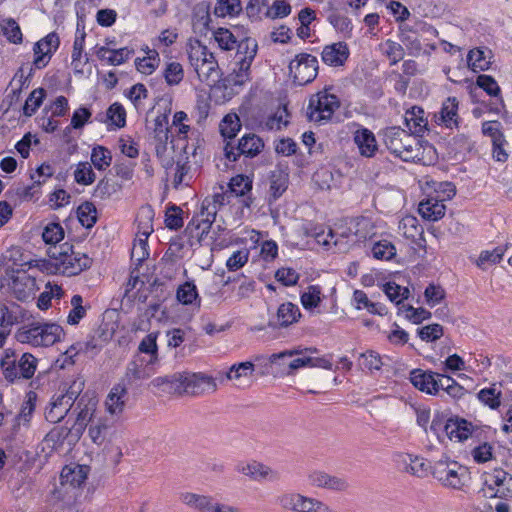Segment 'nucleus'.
Here are the masks:
<instances>
[{"mask_svg":"<svg viewBox=\"0 0 512 512\" xmlns=\"http://www.w3.org/2000/svg\"><path fill=\"white\" fill-rule=\"evenodd\" d=\"M466 468L457 462L438 461L435 463L432 474L444 487L461 489L464 485Z\"/></svg>","mask_w":512,"mask_h":512,"instance_id":"8","label":"nucleus"},{"mask_svg":"<svg viewBox=\"0 0 512 512\" xmlns=\"http://www.w3.org/2000/svg\"><path fill=\"white\" fill-rule=\"evenodd\" d=\"M48 256L49 260L43 265L48 273L74 276L92 265V259L86 253L76 251L68 242L51 247Z\"/></svg>","mask_w":512,"mask_h":512,"instance_id":"1","label":"nucleus"},{"mask_svg":"<svg viewBox=\"0 0 512 512\" xmlns=\"http://www.w3.org/2000/svg\"><path fill=\"white\" fill-rule=\"evenodd\" d=\"M153 217L154 212L150 206L142 207L139 210L136 221L138 226L137 233L140 236L149 237L150 234L153 232Z\"/></svg>","mask_w":512,"mask_h":512,"instance_id":"47","label":"nucleus"},{"mask_svg":"<svg viewBox=\"0 0 512 512\" xmlns=\"http://www.w3.org/2000/svg\"><path fill=\"white\" fill-rule=\"evenodd\" d=\"M318 60L308 53H300L289 64L290 74L298 85L312 82L318 74Z\"/></svg>","mask_w":512,"mask_h":512,"instance_id":"7","label":"nucleus"},{"mask_svg":"<svg viewBox=\"0 0 512 512\" xmlns=\"http://www.w3.org/2000/svg\"><path fill=\"white\" fill-rule=\"evenodd\" d=\"M304 230L305 234L315 238L318 244L329 246L331 243H333L334 245H337V240L335 239L336 235L331 229L325 233L322 226L309 224L308 226L304 227Z\"/></svg>","mask_w":512,"mask_h":512,"instance_id":"45","label":"nucleus"},{"mask_svg":"<svg viewBox=\"0 0 512 512\" xmlns=\"http://www.w3.org/2000/svg\"><path fill=\"white\" fill-rule=\"evenodd\" d=\"M64 335L63 328L56 323L32 321L17 329L15 339L33 347H49L61 341Z\"/></svg>","mask_w":512,"mask_h":512,"instance_id":"2","label":"nucleus"},{"mask_svg":"<svg viewBox=\"0 0 512 512\" xmlns=\"http://www.w3.org/2000/svg\"><path fill=\"white\" fill-rule=\"evenodd\" d=\"M491 58L490 50H485L483 48L471 49L467 55L468 67L474 72L486 71L492 64Z\"/></svg>","mask_w":512,"mask_h":512,"instance_id":"34","label":"nucleus"},{"mask_svg":"<svg viewBox=\"0 0 512 512\" xmlns=\"http://www.w3.org/2000/svg\"><path fill=\"white\" fill-rule=\"evenodd\" d=\"M459 102L456 97H448L443 103L439 112V120L449 129L457 128L460 117L458 115Z\"/></svg>","mask_w":512,"mask_h":512,"instance_id":"25","label":"nucleus"},{"mask_svg":"<svg viewBox=\"0 0 512 512\" xmlns=\"http://www.w3.org/2000/svg\"><path fill=\"white\" fill-rule=\"evenodd\" d=\"M353 140L361 156L366 158L374 157L378 144L374 133L365 127L358 128L353 133Z\"/></svg>","mask_w":512,"mask_h":512,"instance_id":"14","label":"nucleus"},{"mask_svg":"<svg viewBox=\"0 0 512 512\" xmlns=\"http://www.w3.org/2000/svg\"><path fill=\"white\" fill-rule=\"evenodd\" d=\"M187 55L189 63L193 70L201 67L208 59L212 58L214 54L197 39H190L187 44Z\"/></svg>","mask_w":512,"mask_h":512,"instance_id":"24","label":"nucleus"},{"mask_svg":"<svg viewBox=\"0 0 512 512\" xmlns=\"http://www.w3.org/2000/svg\"><path fill=\"white\" fill-rule=\"evenodd\" d=\"M158 334V332H151L146 335L139 343L138 352L150 356L148 364H156L159 361L157 345Z\"/></svg>","mask_w":512,"mask_h":512,"instance_id":"42","label":"nucleus"},{"mask_svg":"<svg viewBox=\"0 0 512 512\" xmlns=\"http://www.w3.org/2000/svg\"><path fill=\"white\" fill-rule=\"evenodd\" d=\"M164 78L169 86L178 85L184 78V70L179 62L167 63L164 72Z\"/></svg>","mask_w":512,"mask_h":512,"instance_id":"58","label":"nucleus"},{"mask_svg":"<svg viewBox=\"0 0 512 512\" xmlns=\"http://www.w3.org/2000/svg\"><path fill=\"white\" fill-rule=\"evenodd\" d=\"M38 360L31 353H23L19 359H16L14 353H6L1 360V367L4 377L14 382L18 379H30L34 376Z\"/></svg>","mask_w":512,"mask_h":512,"instance_id":"4","label":"nucleus"},{"mask_svg":"<svg viewBox=\"0 0 512 512\" xmlns=\"http://www.w3.org/2000/svg\"><path fill=\"white\" fill-rule=\"evenodd\" d=\"M288 188V175L282 171H274L270 177L269 196L277 200Z\"/></svg>","mask_w":512,"mask_h":512,"instance_id":"43","label":"nucleus"},{"mask_svg":"<svg viewBox=\"0 0 512 512\" xmlns=\"http://www.w3.org/2000/svg\"><path fill=\"white\" fill-rule=\"evenodd\" d=\"M97 399L91 396L88 392L83 393L79 400L74 404V412L76 413V420L72 426V430L82 435L88 423H91L95 418L94 414L97 407Z\"/></svg>","mask_w":512,"mask_h":512,"instance_id":"10","label":"nucleus"},{"mask_svg":"<svg viewBox=\"0 0 512 512\" xmlns=\"http://www.w3.org/2000/svg\"><path fill=\"white\" fill-rule=\"evenodd\" d=\"M176 298L183 305L195 304L198 308L201 306L197 287L192 281H186L177 288Z\"/></svg>","mask_w":512,"mask_h":512,"instance_id":"38","label":"nucleus"},{"mask_svg":"<svg viewBox=\"0 0 512 512\" xmlns=\"http://www.w3.org/2000/svg\"><path fill=\"white\" fill-rule=\"evenodd\" d=\"M477 398L481 403L495 410L501 405V390L496 384H492L490 387L481 389L477 394Z\"/></svg>","mask_w":512,"mask_h":512,"instance_id":"46","label":"nucleus"},{"mask_svg":"<svg viewBox=\"0 0 512 512\" xmlns=\"http://www.w3.org/2000/svg\"><path fill=\"white\" fill-rule=\"evenodd\" d=\"M241 35L235 34L232 30L224 27L217 28L213 32V39L222 51H232L236 48Z\"/></svg>","mask_w":512,"mask_h":512,"instance_id":"37","label":"nucleus"},{"mask_svg":"<svg viewBox=\"0 0 512 512\" xmlns=\"http://www.w3.org/2000/svg\"><path fill=\"white\" fill-rule=\"evenodd\" d=\"M300 318L301 312L299 307L292 302H285L278 307L276 316L273 320H270L269 325L285 328L298 322Z\"/></svg>","mask_w":512,"mask_h":512,"instance_id":"15","label":"nucleus"},{"mask_svg":"<svg viewBox=\"0 0 512 512\" xmlns=\"http://www.w3.org/2000/svg\"><path fill=\"white\" fill-rule=\"evenodd\" d=\"M291 5L284 0H275L268 7L264 13L266 18L278 19L287 17L291 13Z\"/></svg>","mask_w":512,"mask_h":512,"instance_id":"60","label":"nucleus"},{"mask_svg":"<svg viewBox=\"0 0 512 512\" xmlns=\"http://www.w3.org/2000/svg\"><path fill=\"white\" fill-rule=\"evenodd\" d=\"M349 48L344 42L327 45L321 53L322 61L329 66H342L349 57Z\"/></svg>","mask_w":512,"mask_h":512,"instance_id":"17","label":"nucleus"},{"mask_svg":"<svg viewBox=\"0 0 512 512\" xmlns=\"http://www.w3.org/2000/svg\"><path fill=\"white\" fill-rule=\"evenodd\" d=\"M60 44L59 37L56 33L52 32L35 43L33 65L37 69H42L47 66L53 53L58 49Z\"/></svg>","mask_w":512,"mask_h":512,"instance_id":"11","label":"nucleus"},{"mask_svg":"<svg viewBox=\"0 0 512 512\" xmlns=\"http://www.w3.org/2000/svg\"><path fill=\"white\" fill-rule=\"evenodd\" d=\"M85 37H86V33H85L84 29H82V30L77 29L74 43H73L72 56H71V58H72L71 64L73 65L75 70H78V67L81 66V64H82L81 58H82V53H83L84 46H85Z\"/></svg>","mask_w":512,"mask_h":512,"instance_id":"62","label":"nucleus"},{"mask_svg":"<svg viewBox=\"0 0 512 512\" xmlns=\"http://www.w3.org/2000/svg\"><path fill=\"white\" fill-rule=\"evenodd\" d=\"M34 285V279L23 274L22 276H17L13 280L12 288L19 300H25L31 296Z\"/></svg>","mask_w":512,"mask_h":512,"instance_id":"48","label":"nucleus"},{"mask_svg":"<svg viewBox=\"0 0 512 512\" xmlns=\"http://www.w3.org/2000/svg\"><path fill=\"white\" fill-rule=\"evenodd\" d=\"M235 49L236 61H247L248 63L252 64L257 55L258 43L256 39L250 36L241 35Z\"/></svg>","mask_w":512,"mask_h":512,"instance_id":"32","label":"nucleus"},{"mask_svg":"<svg viewBox=\"0 0 512 512\" xmlns=\"http://www.w3.org/2000/svg\"><path fill=\"white\" fill-rule=\"evenodd\" d=\"M251 63L247 61H236L232 73L229 75V82L233 85H243L250 81Z\"/></svg>","mask_w":512,"mask_h":512,"instance_id":"50","label":"nucleus"},{"mask_svg":"<svg viewBox=\"0 0 512 512\" xmlns=\"http://www.w3.org/2000/svg\"><path fill=\"white\" fill-rule=\"evenodd\" d=\"M177 394L201 395L217 389L214 378L202 373L178 372Z\"/></svg>","mask_w":512,"mask_h":512,"instance_id":"6","label":"nucleus"},{"mask_svg":"<svg viewBox=\"0 0 512 512\" xmlns=\"http://www.w3.org/2000/svg\"><path fill=\"white\" fill-rule=\"evenodd\" d=\"M241 128L236 114L226 115L220 123V132L225 139H233Z\"/></svg>","mask_w":512,"mask_h":512,"instance_id":"55","label":"nucleus"},{"mask_svg":"<svg viewBox=\"0 0 512 512\" xmlns=\"http://www.w3.org/2000/svg\"><path fill=\"white\" fill-rule=\"evenodd\" d=\"M374 229L375 226L368 217L354 218L349 224V231L354 236L353 242H362L371 238L375 234Z\"/></svg>","mask_w":512,"mask_h":512,"instance_id":"27","label":"nucleus"},{"mask_svg":"<svg viewBox=\"0 0 512 512\" xmlns=\"http://www.w3.org/2000/svg\"><path fill=\"white\" fill-rule=\"evenodd\" d=\"M238 471L257 481L267 479L274 482L278 481L280 478V474L277 471L258 462L241 465L238 467Z\"/></svg>","mask_w":512,"mask_h":512,"instance_id":"23","label":"nucleus"},{"mask_svg":"<svg viewBox=\"0 0 512 512\" xmlns=\"http://www.w3.org/2000/svg\"><path fill=\"white\" fill-rule=\"evenodd\" d=\"M73 408L72 402H68L62 395L53 398L50 406L45 411V418L50 423H58L65 418Z\"/></svg>","mask_w":512,"mask_h":512,"instance_id":"30","label":"nucleus"},{"mask_svg":"<svg viewBox=\"0 0 512 512\" xmlns=\"http://www.w3.org/2000/svg\"><path fill=\"white\" fill-rule=\"evenodd\" d=\"M382 51L390 60V65H395L404 58L405 52L401 44L387 40L382 45Z\"/></svg>","mask_w":512,"mask_h":512,"instance_id":"61","label":"nucleus"},{"mask_svg":"<svg viewBox=\"0 0 512 512\" xmlns=\"http://www.w3.org/2000/svg\"><path fill=\"white\" fill-rule=\"evenodd\" d=\"M126 395L127 389L124 385H115L109 392L105 402L107 411L112 415L121 414L125 407Z\"/></svg>","mask_w":512,"mask_h":512,"instance_id":"33","label":"nucleus"},{"mask_svg":"<svg viewBox=\"0 0 512 512\" xmlns=\"http://www.w3.org/2000/svg\"><path fill=\"white\" fill-rule=\"evenodd\" d=\"M89 467L86 465L65 466L61 471V483L80 487L87 479Z\"/></svg>","mask_w":512,"mask_h":512,"instance_id":"31","label":"nucleus"},{"mask_svg":"<svg viewBox=\"0 0 512 512\" xmlns=\"http://www.w3.org/2000/svg\"><path fill=\"white\" fill-rule=\"evenodd\" d=\"M21 317V308L18 305L8 306L0 302V348L4 346L12 326L19 323Z\"/></svg>","mask_w":512,"mask_h":512,"instance_id":"13","label":"nucleus"},{"mask_svg":"<svg viewBox=\"0 0 512 512\" xmlns=\"http://www.w3.org/2000/svg\"><path fill=\"white\" fill-rule=\"evenodd\" d=\"M339 107L338 97L331 93L329 89H324L311 96L307 116L310 121L321 124L330 120Z\"/></svg>","mask_w":512,"mask_h":512,"instance_id":"5","label":"nucleus"},{"mask_svg":"<svg viewBox=\"0 0 512 512\" xmlns=\"http://www.w3.org/2000/svg\"><path fill=\"white\" fill-rule=\"evenodd\" d=\"M255 370V365L250 362H241L232 365L226 372V378L228 380L241 381L243 379L250 378Z\"/></svg>","mask_w":512,"mask_h":512,"instance_id":"51","label":"nucleus"},{"mask_svg":"<svg viewBox=\"0 0 512 512\" xmlns=\"http://www.w3.org/2000/svg\"><path fill=\"white\" fill-rule=\"evenodd\" d=\"M96 119L101 122H108L109 124L121 128L126 124V111L119 103H113L107 110L106 114H98Z\"/></svg>","mask_w":512,"mask_h":512,"instance_id":"39","label":"nucleus"},{"mask_svg":"<svg viewBox=\"0 0 512 512\" xmlns=\"http://www.w3.org/2000/svg\"><path fill=\"white\" fill-rule=\"evenodd\" d=\"M180 500L195 512H214L217 502L212 496L192 492L181 493Z\"/></svg>","mask_w":512,"mask_h":512,"instance_id":"20","label":"nucleus"},{"mask_svg":"<svg viewBox=\"0 0 512 512\" xmlns=\"http://www.w3.org/2000/svg\"><path fill=\"white\" fill-rule=\"evenodd\" d=\"M444 431L450 440L455 439L461 442L472 435L473 426L464 419H449L444 426Z\"/></svg>","mask_w":512,"mask_h":512,"instance_id":"26","label":"nucleus"},{"mask_svg":"<svg viewBox=\"0 0 512 512\" xmlns=\"http://www.w3.org/2000/svg\"><path fill=\"white\" fill-rule=\"evenodd\" d=\"M2 30L7 40L14 44H20L23 40V35L18 23L12 19H6L3 21Z\"/></svg>","mask_w":512,"mask_h":512,"instance_id":"59","label":"nucleus"},{"mask_svg":"<svg viewBox=\"0 0 512 512\" xmlns=\"http://www.w3.org/2000/svg\"><path fill=\"white\" fill-rule=\"evenodd\" d=\"M152 364H145L142 358L130 361L127 364L125 378L129 383H133L138 380H145L152 376L153 371L149 366Z\"/></svg>","mask_w":512,"mask_h":512,"instance_id":"35","label":"nucleus"},{"mask_svg":"<svg viewBox=\"0 0 512 512\" xmlns=\"http://www.w3.org/2000/svg\"><path fill=\"white\" fill-rule=\"evenodd\" d=\"M180 500L195 512H214L217 502L212 496L192 492L181 493Z\"/></svg>","mask_w":512,"mask_h":512,"instance_id":"19","label":"nucleus"},{"mask_svg":"<svg viewBox=\"0 0 512 512\" xmlns=\"http://www.w3.org/2000/svg\"><path fill=\"white\" fill-rule=\"evenodd\" d=\"M397 462L403 466L406 472L419 478L426 477L431 468L427 460L412 454L397 455Z\"/></svg>","mask_w":512,"mask_h":512,"instance_id":"16","label":"nucleus"},{"mask_svg":"<svg viewBox=\"0 0 512 512\" xmlns=\"http://www.w3.org/2000/svg\"><path fill=\"white\" fill-rule=\"evenodd\" d=\"M288 111L286 106L279 107L275 113L268 116L263 127L269 131H277L288 124Z\"/></svg>","mask_w":512,"mask_h":512,"instance_id":"54","label":"nucleus"},{"mask_svg":"<svg viewBox=\"0 0 512 512\" xmlns=\"http://www.w3.org/2000/svg\"><path fill=\"white\" fill-rule=\"evenodd\" d=\"M437 373L433 371L413 370L410 381L418 390L430 395L437 394Z\"/></svg>","mask_w":512,"mask_h":512,"instance_id":"21","label":"nucleus"},{"mask_svg":"<svg viewBox=\"0 0 512 512\" xmlns=\"http://www.w3.org/2000/svg\"><path fill=\"white\" fill-rule=\"evenodd\" d=\"M91 162L97 170H106L112 163V153L108 148L97 145L92 149Z\"/></svg>","mask_w":512,"mask_h":512,"instance_id":"49","label":"nucleus"},{"mask_svg":"<svg viewBox=\"0 0 512 512\" xmlns=\"http://www.w3.org/2000/svg\"><path fill=\"white\" fill-rule=\"evenodd\" d=\"M446 211V206L444 205L443 200H440V196H428L426 199L422 200L418 205V212L428 221H438L442 217H444Z\"/></svg>","mask_w":512,"mask_h":512,"instance_id":"18","label":"nucleus"},{"mask_svg":"<svg viewBox=\"0 0 512 512\" xmlns=\"http://www.w3.org/2000/svg\"><path fill=\"white\" fill-rule=\"evenodd\" d=\"M36 393L29 392L27 394V399L23 402L20 412L17 416L18 424L23 423L28 424L31 420L32 414L35 410V402H36Z\"/></svg>","mask_w":512,"mask_h":512,"instance_id":"64","label":"nucleus"},{"mask_svg":"<svg viewBox=\"0 0 512 512\" xmlns=\"http://www.w3.org/2000/svg\"><path fill=\"white\" fill-rule=\"evenodd\" d=\"M95 54L100 60H105L109 65H121L126 62L131 54L132 50L127 47L120 49H109L105 46H96Z\"/></svg>","mask_w":512,"mask_h":512,"instance_id":"29","label":"nucleus"},{"mask_svg":"<svg viewBox=\"0 0 512 512\" xmlns=\"http://www.w3.org/2000/svg\"><path fill=\"white\" fill-rule=\"evenodd\" d=\"M45 95L46 91L43 88L34 89L26 99L23 114L25 116H32L41 106Z\"/></svg>","mask_w":512,"mask_h":512,"instance_id":"57","label":"nucleus"},{"mask_svg":"<svg viewBox=\"0 0 512 512\" xmlns=\"http://www.w3.org/2000/svg\"><path fill=\"white\" fill-rule=\"evenodd\" d=\"M218 210L219 208L213 201L210 200L209 197H206L202 201L199 214L192 218L187 228L189 229L191 226H194L196 229H201V235L208 233L216 219Z\"/></svg>","mask_w":512,"mask_h":512,"instance_id":"12","label":"nucleus"},{"mask_svg":"<svg viewBox=\"0 0 512 512\" xmlns=\"http://www.w3.org/2000/svg\"><path fill=\"white\" fill-rule=\"evenodd\" d=\"M296 512H333V510L321 500L300 494Z\"/></svg>","mask_w":512,"mask_h":512,"instance_id":"44","label":"nucleus"},{"mask_svg":"<svg viewBox=\"0 0 512 512\" xmlns=\"http://www.w3.org/2000/svg\"><path fill=\"white\" fill-rule=\"evenodd\" d=\"M507 248L508 244L504 246H498L493 250L482 251L476 261V265L480 269L485 270L487 269L488 266L499 263L502 260L505 252L507 251Z\"/></svg>","mask_w":512,"mask_h":512,"instance_id":"41","label":"nucleus"},{"mask_svg":"<svg viewBox=\"0 0 512 512\" xmlns=\"http://www.w3.org/2000/svg\"><path fill=\"white\" fill-rule=\"evenodd\" d=\"M383 142L386 148L405 162L420 159L422 146L412 134L399 127H388L383 132Z\"/></svg>","mask_w":512,"mask_h":512,"instance_id":"3","label":"nucleus"},{"mask_svg":"<svg viewBox=\"0 0 512 512\" xmlns=\"http://www.w3.org/2000/svg\"><path fill=\"white\" fill-rule=\"evenodd\" d=\"M74 178L78 184L90 185L95 181V173L88 162H80L74 171Z\"/></svg>","mask_w":512,"mask_h":512,"instance_id":"63","label":"nucleus"},{"mask_svg":"<svg viewBox=\"0 0 512 512\" xmlns=\"http://www.w3.org/2000/svg\"><path fill=\"white\" fill-rule=\"evenodd\" d=\"M108 429L109 425L107 420L97 418L90 423L88 434L93 443L101 445L105 441Z\"/></svg>","mask_w":512,"mask_h":512,"instance_id":"53","label":"nucleus"},{"mask_svg":"<svg viewBox=\"0 0 512 512\" xmlns=\"http://www.w3.org/2000/svg\"><path fill=\"white\" fill-rule=\"evenodd\" d=\"M194 71L198 79L208 86L215 85L220 79V69L215 56H212L205 64L196 68Z\"/></svg>","mask_w":512,"mask_h":512,"instance_id":"36","label":"nucleus"},{"mask_svg":"<svg viewBox=\"0 0 512 512\" xmlns=\"http://www.w3.org/2000/svg\"><path fill=\"white\" fill-rule=\"evenodd\" d=\"M264 148L263 140L256 134H246L235 147L227 143L224 147L225 156L230 161H236L240 155L253 158L257 156Z\"/></svg>","mask_w":512,"mask_h":512,"instance_id":"9","label":"nucleus"},{"mask_svg":"<svg viewBox=\"0 0 512 512\" xmlns=\"http://www.w3.org/2000/svg\"><path fill=\"white\" fill-rule=\"evenodd\" d=\"M211 23L210 4L208 2L197 3L192 10L193 31L205 35Z\"/></svg>","mask_w":512,"mask_h":512,"instance_id":"22","label":"nucleus"},{"mask_svg":"<svg viewBox=\"0 0 512 512\" xmlns=\"http://www.w3.org/2000/svg\"><path fill=\"white\" fill-rule=\"evenodd\" d=\"M252 190V180L245 175H237L233 177L229 183L228 193L232 196L243 197V205L250 207L252 199L247 193Z\"/></svg>","mask_w":512,"mask_h":512,"instance_id":"28","label":"nucleus"},{"mask_svg":"<svg viewBox=\"0 0 512 512\" xmlns=\"http://www.w3.org/2000/svg\"><path fill=\"white\" fill-rule=\"evenodd\" d=\"M321 295H322V291H321L320 286L310 285L307 288V291H305L301 295V298H300L301 304L307 310L314 309V308L318 307L319 304L321 303V300H322Z\"/></svg>","mask_w":512,"mask_h":512,"instance_id":"56","label":"nucleus"},{"mask_svg":"<svg viewBox=\"0 0 512 512\" xmlns=\"http://www.w3.org/2000/svg\"><path fill=\"white\" fill-rule=\"evenodd\" d=\"M371 252L375 259L388 261L396 256V247L392 242L383 239L373 244Z\"/></svg>","mask_w":512,"mask_h":512,"instance_id":"52","label":"nucleus"},{"mask_svg":"<svg viewBox=\"0 0 512 512\" xmlns=\"http://www.w3.org/2000/svg\"><path fill=\"white\" fill-rule=\"evenodd\" d=\"M243 10L241 0H216L213 13L216 17H236Z\"/></svg>","mask_w":512,"mask_h":512,"instance_id":"40","label":"nucleus"}]
</instances>
